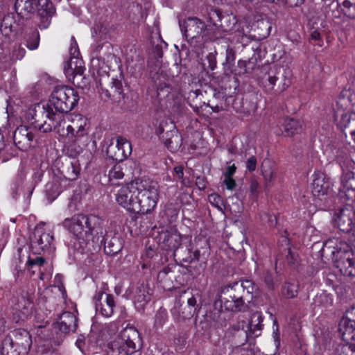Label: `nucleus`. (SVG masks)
<instances>
[{
  "mask_svg": "<svg viewBox=\"0 0 355 355\" xmlns=\"http://www.w3.org/2000/svg\"><path fill=\"white\" fill-rule=\"evenodd\" d=\"M354 348V343H345L337 347L336 350V355H352V350Z\"/></svg>",
  "mask_w": 355,
  "mask_h": 355,
  "instance_id": "45",
  "label": "nucleus"
},
{
  "mask_svg": "<svg viewBox=\"0 0 355 355\" xmlns=\"http://www.w3.org/2000/svg\"><path fill=\"white\" fill-rule=\"evenodd\" d=\"M233 40H236L237 43L242 44L243 46L247 45L250 41L249 37L244 34L242 30H238L234 33Z\"/></svg>",
  "mask_w": 355,
  "mask_h": 355,
  "instance_id": "48",
  "label": "nucleus"
},
{
  "mask_svg": "<svg viewBox=\"0 0 355 355\" xmlns=\"http://www.w3.org/2000/svg\"><path fill=\"white\" fill-rule=\"evenodd\" d=\"M297 286L294 284L286 282L282 288V295L287 299H292L297 295Z\"/></svg>",
  "mask_w": 355,
  "mask_h": 355,
  "instance_id": "42",
  "label": "nucleus"
},
{
  "mask_svg": "<svg viewBox=\"0 0 355 355\" xmlns=\"http://www.w3.org/2000/svg\"><path fill=\"white\" fill-rule=\"evenodd\" d=\"M112 55L110 53L107 58H100L96 60H92V66L96 69V83L107 97L119 94L122 92L121 82L111 78L108 73L111 64L116 60V58H110Z\"/></svg>",
  "mask_w": 355,
  "mask_h": 355,
  "instance_id": "4",
  "label": "nucleus"
},
{
  "mask_svg": "<svg viewBox=\"0 0 355 355\" xmlns=\"http://www.w3.org/2000/svg\"><path fill=\"white\" fill-rule=\"evenodd\" d=\"M16 22L12 14H8L3 18L0 26L1 33L6 37H9L15 31Z\"/></svg>",
  "mask_w": 355,
  "mask_h": 355,
  "instance_id": "33",
  "label": "nucleus"
},
{
  "mask_svg": "<svg viewBox=\"0 0 355 355\" xmlns=\"http://www.w3.org/2000/svg\"><path fill=\"white\" fill-rule=\"evenodd\" d=\"M209 201L215 207H216L218 210L222 211V205L223 200L219 195L217 194H211L209 196Z\"/></svg>",
  "mask_w": 355,
  "mask_h": 355,
  "instance_id": "49",
  "label": "nucleus"
},
{
  "mask_svg": "<svg viewBox=\"0 0 355 355\" xmlns=\"http://www.w3.org/2000/svg\"><path fill=\"white\" fill-rule=\"evenodd\" d=\"M342 12L348 17L355 19V4L351 0L338 2Z\"/></svg>",
  "mask_w": 355,
  "mask_h": 355,
  "instance_id": "41",
  "label": "nucleus"
},
{
  "mask_svg": "<svg viewBox=\"0 0 355 355\" xmlns=\"http://www.w3.org/2000/svg\"><path fill=\"white\" fill-rule=\"evenodd\" d=\"M322 254L331 259L343 275L355 277V254L345 240L338 237L329 239L324 243Z\"/></svg>",
  "mask_w": 355,
  "mask_h": 355,
  "instance_id": "1",
  "label": "nucleus"
},
{
  "mask_svg": "<svg viewBox=\"0 0 355 355\" xmlns=\"http://www.w3.org/2000/svg\"><path fill=\"white\" fill-rule=\"evenodd\" d=\"M150 300V295L147 288L144 285H141L137 288L136 294L135 296V303L138 308H143V306Z\"/></svg>",
  "mask_w": 355,
  "mask_h": 355,
  "instance_id": "34",
  "label": "nucleus"
},
{
  "mask_svg": "<svg viewBox=\"0 0 355 355\" xmlns=\"http://www.w3.org/2000/svg\"><path fill=\"white\" fill-rule=\"evenodd\" d=\"M156 133L162 135L164 145L171 151L178 150L182 146V137L171 123L168 125L167 121H162L156 129Z\"/></svg>",
  "mask_w": 355,
  "mask_h": 355,
  "instance_id": "12",
  "label": "nucleus"
},
{
  "mask_svg": "<svg viewBox=\"0 0 355 355\" xmlns=\"http://www.w3.org/2000/svg\"><path fill=\"white\" fill-rule=\"evenodd\" d=\"M132 153L130 142L125 137L119 136L116 137V144H110L106 150L107 156L116 162L125 159Z\"/></svg>",
  "mask_w": 355,
  "mask_h": 355,
  "instance_id": "15",
  "label": "nucleus"
},
{
  "mask_svg": "<svg viewBox=\"0 0 355 355\" xmlns=\"http://www.w3.org/2000/svg\"><path fill=\"white\" fill-rule=\"evenodd\" d=\"M254 290V283L251 280L245 279L224 287L218 297H223V300H228L236 296L250 302L252 299Z\"/></svg>",
  "mask_w": 355,
  "mask_h": 355,
  "instance_id": "10",
  "label": "nucleus"
},
{
  "mask_svg": "<svg viewBox=\"0 0 355 355\" xmlns=\"http://www.w3.org/2000/svg\"><path fill=\"white\" fill-rule=\"evenodd\" d=\"M229 355H253V354L245 348L235 347Z\"/></svg>",
  "mask_w": 355,
  "mask_h": 355,
  "instance_id": "52",
  "label": "nucleus"
},
{
  "mask_svg": "<svg viewBox=\"0 0 355 355\" xmlns=\"http://www.w3.org/2000/svg\"><path fill=\"white\" fill-rule=\"evenodd\" d=\"M174 173L178 179H182L184 175L182 166H178L174 168Z\"/></svg>",
  "mask_w": 355,
  "mask_h": 355,
  "instance_id": "62",
  "label": "nucleus"
},
{
  "mask_svg": "<svg viewBox=\"0 0 355 355\" xmlns=\"http://www.w3.org/2000/svg\"><path fill=\"white\" fill-rule=\"evenodd\" d=\"M13 336L12 344L20 352L21 355H26L32 345L29 333L25 329H19L14 331Z\"/></svg>",
  "mask_w": 355,
  "mask_h": 355,
  "instance_id": "21",
  "label": "nucleus"
},
{
  "mask_svg": "<svg viewBox=\"0 0 355 355\" xmlns=\"http://www.w3.org/2000/svg\"><path fill=\"white\" fill-rule=\"evenodd\" d=\"M333 222L340 231L349 232L355 225V210L351 206H345L335 211Z\"/></svg>",
  "mask_w": 355,
  "mask_h": 355,
  "instance_id": "14",
  "label": "nucleus"
},
{
  "mask_svg": "<svg viewBox=\"0 0 355 355\" xmlns=\"http://www.w3.org/2000/svg\"><path fill=\"white\" fill-rule=\"evenodd\" d=\"M284 131L288 136H292L300 132L302 129L301 123L293 119L285 118L283 122Z\"/></svg>",
  "mask_w": 355,
  "mask_h": 355,
  "instance_id": "35",
  "label": "nucleus"
},
{
  "mask_svg": "<svg viewBox=\"0 0 355 355\" xmlns=\"http://www.w3.org/2000/svg\"><path fill=\"white\" fill-rule=\"evenodd\" d=\"M276 164L270 159H265L261 164V175L264 179L266 189L272 185V182L276 178Z\"/></svg>",
  "mask_w": 355,
  "mask_h": 355,
  "instance_id": "26",
  "label": "nucleus"
},
{
  "mask_svg": "<svg viewBox=\"0 0 355 355\" xmlns=\"http://www.w3.org/2000/svg\"><path fill=\"white\" fill-rule=\"evenodd\" d=\"M168 318L167 311L165 309H159L155 316V327L156 328L162 327Z\"/></svg>",
  "mask_w": 355,
  "mask_h": 355,
  "instance_id": "44",
  "label": "nucleus"
},
{
  "mask_svg": "<svg viewBox=\"0 0 355 355\" xmlns=\"http://www.w3.org/2000/svg\"><path fill=\"white\" fill-rule=\"evenodd\" d=\"M338 330L345 343L354 342L355 306H352L346 311L339 322Z\"/></svg>",
  "mask_w": 355,
  "mask_h": 355,
  "instance_id": "13",
  "label": "nucleus"
},
{
  "mask_svg": "<svg viewBox=\"0 0 355 355\" xmlns=\"http://www.w3.org/2000/svg\"><path fill=\"white\" fill-rule=\"evenodd\" d=\"M273 338H274L275 345L277 347H278L280 344V341H279V333H278V327L277 326H276V329L273 332Z\"/></svg>",
  "mask_w": 355,
  "mask_h": 355,
  "instance_id": "63",
  "label": "nucleus"
},
{
  "mask_svg": "<svg viewBox=\"0 0 355 355\" xmlns=\"http://www.w3.org/2000/svg\"><path fill=\"white\" fill-rule=\"evenodd\" d=\"M338 162L342 166L351 167L352 163H354L352 159L348 157L346 151L338 152L336 155Z\"/></svg>",
  "mask_w": 355,
  "mask_h": 355,
  "instance_id": "47",
  "label": "nucleus"
},
{
  "mask_svg": "<svg viewBox=\"0 0 355 355\" xmlns=\"http://www.w3.org/2000/svg\"><path fill=\"white\" fill-rule=\"evenodd\" d=\"M124 173L121 165H114L108 173L109 182L112 184H116V180H121L123 178Z\"/></svg>",
  "mask_w": 355,
  "mask_h": 355,
  "instance_id": "43",
  "label": "nucleus"
},
{
  "mask_svg": "<svg viewBox=\"0 0 355 355\" xmlns=\"http://www.w3.org/2000/svg\"><path fill=\"white\" fill-rule=\"evenodd\" d=\"M340 192L352 200H355V173L347 172L341 177Z\"/></svg>",
  "mask_w": 355,
  "mask_h": 355,
  "instance_id": "24",
  "label": "nucleus"
},
{
  "mask_svg": "<svg viewBox=\"0 0 355 355\" xmlns=\"http://www.w3.org/2000/svg\"><path fill=\"white\" fill-rule=\"evenodd\" d=\"M33 296L28 293H22L17 298L15 310L20 312L21 317H27L33 308Z\"/></svg>",
  "mask_w": 355,
  "mask_h": 355,
  "instance_id": "28",
  "label": "nucleus"
},
{
  "mask_svg": "<svg viewBox=\"0 0 355 355\" xmlns=\"http://www.w3.org/2000/svg\"><path fill=\"white\" fill-rule=\"evenodd\" d=\"M60 171L64 179L73 181L78 178L79 174V165L76 160L71 161L70 159H66L65 162L62 163Z\"/></svg>",
  "mask_w": 355,
  "mask_h": 355,
  "instance_id": "30",
  "label": "nucleus"
},
{
  "mask_svg": "<svg viewBox=\"0 0 355 355\" xmlns=\"http://www.w3.org/2000/svg\"><path fill=\"white\" fill-rule=\"evenodd\" d=\"M13 139L16 146L25 151L33 146L34 135L26 126L21 125L15 131Z\"/></svg>",
  "mask_w": 355,
  "mask_h": 355,
  "instance_id": "20",
  "label": "nucleus"
},
{
  "mask_svg": "<svg viewBox=\"0 0 355 355\" xmlns=\"http://www.w3.org/2000/svg\"><path fill=\"white\" fill-rule=\"evenodd\" d=\"M69 121L70 123L67 125L66 131H64V124L62 125L61 135L73 139L74 142L83 139V146H87L88 142L87 119L81 114H73Z\"/></svg>",
  "mask_w": 355,
  "mask_h": 355,
  "instance_id": "8",
  "label": "nucleus"
},
{
  "mask_svg": "<svg viewBox=\"0 0 355 355\" xmlns=\"http://www.w3.org/2000/svg\"><path fill=\"white\" fill-rule=\"evenodd\" d=\"M137 202L139 206L137 214H146L153 211L159 199L157 183L149 179L138 178Z\"/></svg>",
  "mask_w": 355,
  "mask_h": 355,
  "instance_id": "5",
  "label": "nucleus"
},
{
  "mask_svg": "<svg viewBox=\"0 0 355 355\" xmlns=\"http://www.w3.org/2000/svg\"><path fill=\"white\" fill-rule=\"evenodd\" d=\"M247 300L239 298L238 297L223 300V297H218V300L215 302V306L220 304L221 308H224L226 311L232 312H239L245 311L247 307Z\"/></svg>",
  "mask_w": 355,
  "mask_h": 355,
  "instance_id": "23",
  "label": "nucleus"
},
{
  "mask_svg": "<svg viewBox=\"0 0 355 355\" xmlns=\"http://www.w3.org/2000/svg\"><path fill=\"white\" fill-rule=\"evenodd\" d=\"M179 25L183 35L189 39H194L201 35L206 28V24L196 17H188L180 21Z\"/></svg>",
  "mask_w": 355,
  "mask_h": 355,
  "instance_id": "16",
  "label": "nucleus"
},
{
  "mask_svg": "<svg viewBox=\"0 0 355 355\" xmlns=\"http://www.w3.org/2000/svg\"><path fill=\"white\" fill-rule=\"evenodd\" d=\"M281 75L283 82L278 87L280 91H284L291 84V73L289 69H286L283 70V73Z\"/></svg>",
  "mask_w": 355,
  "mask_h": 355,
  "instance_id": "46",
  "label": "nucleus"
},
{
  "mask_svg": "<svg viewBox=\"0 0 355 355\" xmlns=\"http://www.w3.org/2000/svg\"><path fill=\"white\" fill-rule=\"evenodd\" d=\"M209 62V67L211 70H214L216 67V51L211 52L207 55Z\"/></svg>",
  "mask_w": 355,
  "mask_h": 355,
  "instance_id": "53",
  "label": "nucleus"
},
{
  "mask_svg": "<svg viewBox=\"0 0 355 355\" xmlns=\"http://www.w3.org/2000/svg\"><path fill=\"white\" fill-rule=\"evenodd\" d=\"M236 166L234 164H232V165H230V166H228L227 168H226V170H225V172L224 173V176L225 177H230V178H232V176L234 174V173L236 172Z\"/></svg>",
  "mask_w": 355,
  "mask_h": 355,
  "instance_id": "61",
  "label": "nucleus"
},
{
  "mask_svg": "<svg viewBox=\"0 0 355 355\" xmlns=\"http://www.w3.org/2000/svg\"><path fill=\"white\" fill-rule=\"evenodd\" d=\"M277 74H279V71H270L268 73V83L266 84V87H268L270 89H273L274 86L277 80L279 79V76Z\"/></svg>",
  "mask_w": 355,
  "mask_h": 355,
  "instance_id": "50",
  "label": "nucleus"
},
{
  "mask_svg": "<svg viewBox=\"0 0 355 355\" xmlns=\"http://www.w3.org/2000/svg\"><path fill=\"white\" fill-rule=\"evenodd\" d=\"M138 178L123 186L116 194V202L126 210L137 213L139 206L137 202L138 194Z\"/></svg>",
  "mask_w": 355,
  "mask_h": 355,
  "instance_id": "9",
  "label": "nucleus"
},
{
  "mask_svg": "<svg viewBox=\"0 0 355 355\" xmlns=\"http://www.w3.org/2000/svg\"><path fill=\"white\" fill-rule=\"evenodd\" d=\"M334 119L336 125L341 130L355 128V112L345 110L338 104L334 110Z\"/></svg>",
  "mask_w": 355,
  "mask_h": 355,
  "instance_id": "19",
  "label": "nucleus"
},
{
  "mask_svg": "<svg viewBox=\"0 0 355 355\" xmlns=\"http://www.w3.org/2000/svg\"><path fill=\"white\" fill-rule=\"evenodd\" d=\"M312 183V193L318 198L327 194L329 189V182L326 181L324 174L317 173L313 175Z\"/></svg>",
  "mask_w": 355,
  "mask_h": 355,
  "instance_id": "25",
  "label": "nucleus"
},
{
  "mask_svg": "<svg viewBox=\"0 0 355 355\" xmlns=\"http://www.w3.org/2000/svg\"><path fill=\"white\" fill-rule=\"evenodd\" d=\"M196 185L200 189H205L206 187V184L204 180L200 178H197Z\"/></svg>",
  "mask_w": 355,
  "mask_h": 355,
  "instance_id": "64",
  "label": "nucleus"
},
{
  "mask_svg": "<svg viewBox=\"0 0 355 355\" xmlns=\"http://www.w3.org/2000/svg\"><path fill=\"white\" fill-rule=\"evenodd\" d=\"M24 40L26 46L29 50H35L38 48L40 44V35L37 30L31 31L26 34Z\"/></svg>",
  "mask_w": 355,
  "mask_h": 355,
  "instance_id": "37",
  "label": "nucleus"
},
{
  "mask_svg": "<svg viewBox=\"0 0 355 355\" xmlns=\"http://www.w3.org/2000/svg\"><path fill=\"white\" fill-rule=\"evenodd\" d=\"M122 249L121 243L118 237H112L105 241L104 250L106 254L114 255Z\"/></svg>",
  "mask_w": 355,
  "mask_h": 355,
  "instance_id": "36",
  "label": "nucleus"
},
{
  "mask_svg": "<svg viewBox=\"0 0 355 355\" xmlns=\"http://www.w3.org/2000/svg\"><path fill=\"white\" fill-rule=\"evenodd\" d=\"M248 328H250L249 325L244 320L237 321L232 325L230 329V339L231 342L236 345V347H241V345L246 343L250 337Z\"/></svg>",
  "mask_w": 355,
  "mask_h": 355,
  "instance_id": "18",
  "label": "nucleus"
},
{
  "mask_svg": "<svg viewBox=\"0 0 355 355\" xmlns=\"http://www.w3.org/2000/svg\"><path fill=\"white\" fill-rule=\"evenodd\" d=\"M25 53L26 50L21 46H19L17 49L14 50L12 56L16 59L20 60L24 58Z\"/></svg>",
  "mask_w": 355,
  "mask_h": 355,
  "instance_id": "59",
  "label": "nucleus"
},
{
  "mask_svg": "<svg viewBox=\"0 0 355 355\" xmlns=\"http://www.w3.org/2000/svg\"><path fill=\"white\" fill-rule=\"evenodd\" d=\"M223 184L228 190H233L236 187L235 180L232 178L225 177Z\"/></svg>",
  "mask_w": 355,
  "mask_h": 355,
  "instance_id": "58",
  "label": "nucleus"
},
{
  "mask_svg": "<svg viewBox=\"0 0 355 355\" xmlns=\"http://www.w3.org/2000/svg\"><path fill=\"white\" fill-rule=\"evenodd\" d=\"M250 192L254 198H257L259 191L260 186L259 182L256 180H252L250 184Z\"/></svg>",
  "mask_w": 355,
  "mask_h": 355,
  "instance_id": "51",
  "label": "nucleus"
},
{
  "mask_svg": "<svg viewBox=\"0 0 355 355\" xmlns=\"http://www.w3.org/2000/svg\"><path fill=\"white\" fill-rule=\"evenodd\" d=\"M71 55L70 60L67 62L64 67V71L69 79L74 85L83 87L82 83L84 80V62L78 58V46L73 37L71 39V46L69 48Z\"/></svg>",
  "mask_w": 355,
  "mask_h": 355,
  "instance_id": "7",
  "label": "nucleus"
},
{
  "mask_svg": "<svg viewBox=\"0 0 355 355\" xmlns=\"http://www.w3.org/2000/svg\"><path fill=\"white\" fill-rule=\"evenodd\" d=\"M53 239L50 230L45 228L44 224L37 225L31 237V246L35 254H41L48 250Z\"/></svg>",
  "mask_w": 355,
  "mask_h": 355,
  "instance_id": "11",
  "label": "nucleus"
},
{
  "mask_svg": "<svg viewBox=\"0 0 355 355\" xmlns=\"http://www.w3.org/2000/svg\"><path fill=\"white\" fill-rule=\"evenodd\" d=\"M51 123H47L46 121L40 125H38V129L43 132H49L52 130L53 128L57 129L58 132L60 135L62 133V125L65 123L64 120H53L49 119Z\"/></svg>",
  "mask_w": 355,
  "mask_h": 355,
  "instance_id": "38",
  "label": "nucleus"
},
{
  "mask_svg": "<svg viewBox=\"0 0 355 355\" xmlns=\"http://www.w3.org/2000/svg\"><path fill=\"white\" fill-rule=\"evenodd\" d=\"M78 100V94L73 88L64 85L55 87L49 102L42 105L43 114L49 119L64 120V114L71 111Z\"/></svg>",
  "mask_w": 355,
  "mask_h": 355,
  "instance_id": "2",
  "label": "nucleus"
},
{
  "mask_svg": "<svg viewBox=\"0 0 355 355\" xmlns=\"http://www.w3.org/2000/svg\"><path fill=\"white\" fill-rule=\"evenodd\" d=\"M163 243L167 250H175L181 244V236L176 230L166 231L163 234Z\"/></svg>",
  "mask_w": 355,
  "mask_h": 355,
  "instance_id": "31",
  "label": "nucleus"
},
{
  "mask_svg": "<svg viewBox=\"0 0 355 355\" xmlns=\"http://www.w3.org/2000/svg\"><path fill=\"white\" fill-rule=\"evenodd\" d=\"M35 0H16L15 8L22 19H28L35 11Z\"/></svg>",
  "mask_w": 355,
  "mask_h": 355,
  "instance_id": "29",
  "label": "nucleus"
},
{
  "mask_svg": "<svg viewBox=\"0 0 355 355\" xmlns=\"http://www.w3.org/2000/svg\"><path fill=\"white\" fill-rule=\"evenodd\" d=\"M246 168L250 171H254L257 167V159L255 157L251 156L248 159L245 163Z\"/></svg>",
  "mask_w": 355,
  "mask_h": 355,
  "instance_id": "56",
  "label": "nucleus"
},
{
  "mask_svg": "<svg viewBox=\"0 0 355 355\" xmlns=\"http://www.w3.org/2000/svg\"><path fill=\"white\" fill-rule=\"evenodd\" d=\"M314 302L316 305L327 308L333 305L334 297L330 293L322 292L316 295Z\"/></svg>",
  "mask_w": 355,
  "mask_h": 355,
  "instance_id": "39",
  "label": "nucleus"
},
{
  "mask_svg": "<svg viewBox=\"0 0 355 355\" xmlns=\"http://www.w3.org/2000/svg\"><path fill=\"white\" fill-rule=\"evenodd\" d=\"M55 12L54 6L50 0L37 1V12L42 21L40 24V28H46L51 23V17Z\"/></svg>",
  "mask_w": 355,
  "mask_h": 355,
  "instance_id": "22",
  "label": "nucleus"
},
{
  "mask_svg": "<svg viewBox=\"0 0 355 355\" xmlns=\"http://www.w3.org/2000/svg\"><path fill=\"white\" fill-rule=\"evenodd\" d=\"M196 302H197V301H196V298L193 296L188 299V300H187L188 310L187 311H182L181 313L179 311V315H180V317L181 318V319L184 320L189 319L191 317H193V315H194V313L196 311Z\"/></svg>",
  "mask_w": 355,
  "mask_h": 355,
  "instance_id": "40",
  "label": "nucleus"
},
{
  "mask_svg": "<svg viewBox=\"0 0 355 355\" xmlns=\"http://www.w3.org/2000/svg\"><path fill=\"white\" fill-rule=\"evenodd\" d=\"M96 311L105 317H110L114 313L115 301L114 296L101 291L94 297Z\"/></svg>",
  "mask_w": 355,
  "mask_h": 355,
  "instance_id": "17",
  "label": "nucleus"
},
{
  "mask_svg": "<svg viewBox=\"0 0 355 355\" xmlns=\"http://www.w3.org/2000/svg\"><path fill=\"white\" fill-rule=\"evenodd\" d=\"M235 58V51L234 50L230 47L227 46L226 49V60L227 62H232Z\"/></svg>",
  "mask_w": 355,
  "mask_h": 355,
  "instance_id": "60",
  "label": "nucleus"
},
{
  "mask_svg": "<svg viewBox=\"0 0 355 355\" xmlns=\"http://www.w3.org/2000/svg\"><path fill=\"white\" fill-rule=\"evenodd\" d=\"M262 316L259 313H254L252 315L251 319L250 322H247L248 325H249L250 328H248V333H250V336L257 337L261 334V331L262 329Z\"/></svg>",
  "mask_w": 355,
  "mask_h": 355,
  "instance_id": "32",
  "label": "nucleus"
},
{
  "mask_svg": "<svg viewBox=\"0 0 355 355\" xmlns=\"http://www.w3.org/2000/svg\"><path fill=\"white\" fill-rule=\"evenodd\" d=\"M78 319L71 312H64L60 317V321L58 322V328L64 334L76 331L78 327Z\"/></svg>",
  "mask_w": 355,
  "mask_h": 355,
  "instance_id": "27",
  "label": "nucleus"
},
{
  "mask_svg": "<svg viewBox=\"0 0 355 355\" xmlns=\"http://www.w3.org/2000/svg\"><path fill=\"white\" fill-rule=\"evenodd\" d=\"M264 282L269 288H270L272 290H273L275 288V283L273 281V277L270 272H266L264 274Z\"/></svg>",
  "mask_w": 355,
  "mask_h": 355,
  "instance_id": "55",
  "label": "nucleus"
},
{
  "mask_svg": "<svg viewBox=\"0 0 355 355\" xmlns=\"http://www.w3.org/2000/svg\"><path fill=\"white\" fill-rule=\"evenodd\" d=\"M102 220L96 215H75L71 218H65L63 226L76 239L89 241L94 234L99 233Z\"/></svg>",
  "mask_w": 355,
  "mask_h": 355,
  "instance_id": "3",
  "label": "nucleus"
},
{
  "mask_svg": "<svg viewBox=\"0 0 355 355\" xmlns=\"http://www.w3.org/2000/svg\"><path fill=\"white\" fill-rule=\"evenodd\" d=\"M140 343L139 331L134 327L123 329L110 343L112 355H136L137 345Z\"/></svg>",
  "mask_w": 355,
  "mask_h": 355,
  "instance_id": "6",
  "label": "nucleus"
},
{
  "mask_svg": "<svg viewBox=\"0 0 355 355\" xmlns=\"http://www.w3.org/2000/svg\"><path fill=\"white\" fill-rule=\"evenodd\" d=\"M310 39L314 41H322L320 30L319 28H311L310 30Z\"/></svg>",
  "mask_w": 355,
  "mask_h": 355,
  "instance_id": "54",
  "label": "nucleus"
},
{
  "mask_svg": "<svg viewBox=\"0 0 355 355\" xmlns=\"http://www.w3.org/2000/svg\"><path fill=\"white\" fill-rule=\"evenodd\" d=\"M45 262V259L41 257H37L35 259H30L28 261V265L29 266H42Z\"/></svg>",
  "mask_w": 355,
  "mask_h": 355,
  "instance_id": "57",
  "label": "nucleus"
}]
</instances>
